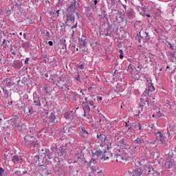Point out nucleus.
<instances>
[{
	"label": "nucleus",
	"instance_id": "28",
	"mask_svg": "<svg viewBox=\"0 0 176 176\" xmlns=\"http://www.w3.org/2000/svg\"><path fill=\"white\" fill-rule=\"evenodd\" d=\"M21 67H23V62L19 60L14 63V67L16 68V69H20Z\"/></svg>",
	"mask_w": 176,
	"mask_h": 176
},
{
	"label": "nucleus",
	"instance_id": "47",
	"mask_svg": "<svg viewBox=\"0 0 176 176\" xmlns=\"http://www.w3.org/2000/svg\"><path fill=\"white\" fill-rule=\"evenodd\" d=\"M97 3H98V1L94 0V2L90 3V5H91V6H96V5H97Z\"/></svg>",
	"mask_w": 176,
	"mask_h": 176
},
{
	"label": "nucleus",
	"instance_id": "36",
	"mask_svg": "<svg viewBox=\"0 0 176 176\" xmlns=\"http://www.w3.org/2000/svg\"><path fill=\"white\" fill-rule=\"evenodd\" d=\"M127 71L129 74H133V65L131 63L129 65Z\"/></svg>",
	"mask_w": 176,
	"mask_h": 176
},
{
	"label": "nucleus",
	"instance_id": "9",
	"mask_svg": "<svg viewBox=\"0 0 176 176\" xmlns=\"http://www.w3.org/2000/svg\"><path fill=\"white\" fill-rule=\"evenodd\" d=\"M76 10V0H74V2L71 3L70 6H68L67 8V13H75Z\"/></svg>",
	"mask_w": 176,
	"mask_h": 176
},
{
	"label": "nucleus",
	"instance_id": "15",
	"mask_svg": "<svg viewBox=\"0 0 176 176\" xmlns=\"http://www.w3.org/2000/svg\"><path fill=\"white\" fill-rule=\"evenodd\" d=\"M63 116L67 120H69V122L74 120V113L72 111H66L63 114Z\"/></svg>",
	"mask_w": 176,
	"mask_h": 176
},
{
	"label": "nucleus",
	"instance_id": "62",
	"mask_svg": "<svg viewBox=\"0 0 176 176\" xmlns=\"http://www.w3.org/2000/svg\"><path fill=\"white\" fill-rule=\"evenodd\" d=\"M34 159L36 160V162H38L39 160V155H35Z\"/></svg>",
	"mask_w": 176,
	"mask_h": 176
},
{
	"label": "nucleus",
	"instance_id": "16",
	"mask_svg": "<svg viewBox=\"0 0 176 176\" xmlns=\"http://www.w3.org/2000/svg\"><path fill=\"white\" fill-rule=\"evenodd\" d=\"M116 155L121 156H129V154L124 151V148L120 147L116 148Z\"/></svg>",
	"mask_w": 176,
	"mask_h": 176
},
{
	"label": "nucleus",
	"instance_id": "3",
	"mask_svg": "<svg viewBox=\"0 0 176 176\" xmlns=\"http://www.w3.org/2000/svg\"><path fill=\"white\" fill-rule=\"evenodd\" d=\"M92 158L91 160L87 163V166H89V167H91L92 171H96L97 168L93 164H96L97 159L100 157L103 153V152L101 150H97L96 152L92 151Z\"/></svg>",
	"mask_w": 176,
	"mask_h": 176
},
{
	"label": "nucleus",
	"instance_id": "18",
	"mask_svg": "<svg viewBox=\"0 0 176 176\" xmlns=\"http://www.w3.org/2000/svg\"><path fill=\"white\" fill-rule=\"evenodd\" d=\"M133 142L135 145H138L140 146L143 144H145V140H144L142 137H138L133 141Z\"/></svg>",
	"mask_w": 176,
	"mask_h": 176
},
{
	"label": "nucleus",
	"instance_id": "63",
	"mask_svg": "<svg viewBox=\"0 0 176 176\" xmlns=\"http://www.w3.org/2000/svg\"><path fill=\"white\" fill-rule=\"evenodd\" d=\"M97 100H98V101H102V97H101V96H98Z\"/></svg>",
	"mask_w": 176,
	"mask_h": 176
},
{
	"label": "nucleus",
	"instance_id": "25",
	"mask_svg": "<svg viewBox=\"0 0 176 176\" xmlns=\"http://www.w3.org/2000/svg\"><path fill=\"white\" fill-rule=\"evenodd\" d=\"M175 8H176L175 4H173V3L168 4V10H170V13H173V12H175Z\"/></svg>",
	"mask_w": 176,
	"mask_h": 176
},
{
	"label": "nucleus",
	"instance_id": "2",
	"mask_svg": "<svg viewBox=\"0 0 176 176\" xmlns=\"http://www.w3.org/2000/svg\"><path fill=\"white\" fill-rule=\"evenodd\" d=\"M155 104V95L152 92L145 93V91L142 95L140 98V107H144L146 105L147 107H153Z\"/></svg>",
	"mask_w": 176,
	"mask_h": 176
},
{
	"label": "nucleus",
	"instance_id": "37",
	"mask_svg": "<svg viewBox=\"0 0 176 176\" xmlns=\"http://www.w3.org/2000/svg\"><path fill=\"white\" fill-rule=\"evenodd\" d=\"M64 152H65V148H64L63 147H60V148L59 149L58 155L60 156H63L64 155Z\"/></svg>",
	"mask_w": 176,
	"mask_h": 176
},
{
	"label": "nucleus",
	"instance_id": "4",
	"mask_svg": "<svg viewBox=\"0 0 176 176\" xmlns=\"http://www.w3.org/2000/svg\"><path fill=\"white\" fill-rule=\"evenodd\" d=\"M109 138H108V135L102 133H98L96 135V142L99 144V146L101 148L107 147V141H108Z\"/></svg>",
	"mask_w": 176,
	"mask_h": 176
},
{
	"label": "nucleus",
	"instance_id": "11",
	"mask_svg": "<svg viewBox=\"0 0 176 176\" xmlns=\"http://www.w3.org/2000/svg\"><path fill=\"white\" fill-rule=\"evenodd\" d=\"M19 116H13L12 118L8 121L9 124L12 126V127H17V122H19Z\"/></svg>",
	"mask_w": 176,
	"mask_h": 176
},
{
	"label": "nucleus",
	"instance_id": "27",
	"mask_svg": "<svg viewBox=\"0 0 176 176\" xmlns=\"http://www.w3.org/2000/svg\"><path fill=\"white\" fill-rule=\"evenodd\" d=\"M22 47H23V49H25V52H27V50H29L30 49V42L28 41H25V43H23Z\"/></svg>",
	"mask_w": 176,
	"mask_h": 176
},
{
	"label": "nucleus",
	"instance_id": "49",
	"mask_svg": "<svg viewBox=\"0 0 176 176\" xmlns=\"http://www.w3.org/2000/svg\"><path fill=\"white\" fill-rule=\"evenodd\" d=\"M45 36H46L47 39H50V32H49V31H47V30H46Z\"/></svg>",
	"mask_w": 176,
	"mask_h": 176
},
{
	"label": "nucleus",
	"instance_id": "8",
	"mask_svg": "<svg viewBox=\"0 0 176 176\" xmlns=\"http://www.w3.org/2000/svg\"><path fill=\"white\" fill-rule=\"evenodd\" d=\"M66 17L67 19L65 23H63V25H65V27L68 26V24H67V21H71V23H75V15H74L73 13L67 12Z\"/></svg>",
	"mask_w": 176,
	"mask_h": 176
},
{
	"label": "nucleus",
	"instance_id": "22",
	"mask_svg": "<svg viewBox=\"0 0 176 176\" xmlns=\"http://www.w3.org/2000/svg\"><path fill=\"white\" fill-rule=\"evenodd\" d=\"M33 102L34 105H36V107H38V108L42 106V104L41 103V99H39L38 96H34Z\"/></svg>",
	"mask_w": 176,
	"mask_h": 176
},
{
	"label": "nucleus",
	"instance_id": "48",
	"mask_svg": "<svg viewBox=\"0 0 176 176\" xmlns=\"http://www.w3.org/2000/svg\"><path fill=\"white\" fill-rule=\"evenodd\" d=\"M14 174L15 176H21V171L16 170V171L14 172Z\"/></svg>",
	"mask_w": 176,
	"mask_h": 176
},
{
	"label": "nucleus",
	"instance_id": "53",
	"mask_svg": "<svg viewBox=\"0 0 176 176\" xmlns=\"http://www.w3.org/2000/svg\"><path fill=\"white\" fill-rule=\"evenodd\" d=\"M75 80L78 82H80V75L78 74V76L75 77Z\"/></svg>",
	"mask_w": 176,
	"mask_h": 176
},
{
	"label": "nucleus",
	"instance_id": "45",
	"mask_svg": "<svg viewBox=\"0 0 176 176\" xmlns=\"http://www.w3.org/2000/svg\"><path fill=\"white\" fill-rule=\"evenodd\" d=\"M67 171H69V173H74V166H68Z\"/></svg>",
	"mask_w": 176,
	"mask_h": 176
},
{
	"label": "nucleus",
	"instance_id": "43",
	"mask_svg": "<svg viewBox=\"0 0 176 176\" xmlns=\"http://www.w3.org/2000/svg\"><path fill=\"white\" fill-rule=\"evenodd\" d=\"M51 150L52 151V152H57V151H58V148H57V146L52 145L51 146Z\"/></svg>",
	"mask_w": 176,
	"mask_h": 176
},
{
	"label": "nucleus",
	"instance_id": "50",
	"mask_svg": "<svg viewBox=\"0 0 176 176\" xmlns=\"http://www.w3.org/2000/svg\"><path fill=\"white\" fill-rule=\"evenodd\" d=\"M96 176H104V173H102V170L98 172Z\"/></svg>",
	"mask_w": 176,
	"mask_h": 176
},
{
	"label": "nucleus",
	"instance_id": "51",
	"mask_svg": "<svg viewBox=\"0 0 176 176\" xmlns=\"http://www.w3.org/2000/svg\"><path fill=\"white\" fill-rule=\"evenodd\" d=\"M170 61L171 63H175V61H176V58H175V56H173L170 58Z\"/></svg>",
	"mask_w": 176,
	"mask_h": 176
},
{
	"label": "nucleus",
	"instance_id": "57",
	"mask_svg": "<svg viewBox=\"0 0 176 176\" xmlns=\"http://www.w3.org/2000/svg\"><path fill=\"white\" fill-rule=\"evenodd\" d=\"M3 91L4 94H7V96L9 94V90L3 89Z\"/></svg>",
	"mask_w": 176,
	"mask_h": 176
},
{
	"label": "nucleus",
	"instance_id": "59",
	"mask_svg": "<svg viewBox=\"0 0 176 176\" xmlns=\"http://www.w3.org/2000/svg\"><path fill=\"white\" fill-rule=\"evenodd\" d=\"M33 112H34V109L32 108L29 109V115H32Z\"/></svg>",
	"mask_w": 176,
	"mask_h": 176
},
{
	"label": "nucleus",
	"instance_id": "30",
	"mask_svg": "<svg viewBox=\"0 0 176 176\" xmlns=\"http://www.w3.org/2000/svg\"><path fill=\"white\" fill-rule=\"evenodd\" d=\"M158 141H160L162 144V145H166V136H164L162 133V135H161L160 140Z\"/></svg>",
	"mask_w": 176,
	"mask_h": 176
},
{
	"label": "nucleus",
	"instance_id": "42",
	"mask_svg": "<svg viewBox=\"0 0 176 176\" xmlns=\"http://www.w3.org/2000/svg\"><path fill=\"white\" fill-rule=\"evenodd\" d=\"M8 43H9V41H6V39H3V45H3V49H6L7 47H8Z\"/></svg>",
	"mask_w": 176,
	"mask_h": 176
},
{
	"label": "nucleus",
	"instance_id": "33",
	"mask_svg": "<svg viewBox=\"0 0 176 176\" xmlns=\"http://www.w3.org/2000/svg\"><path fill=\"white\" fill-rule=\"evenodd\" d=\"M145 40L146 42H148L149 41H151V36H149V32H145Z\"/></svg>",
	"mask_w": 176,
	"mask_h": 176
},
{
	"label": "nucleus",
	"instance_id": "6",
	"mask_svg": "<svg viewBox=\"0 0 176 176\" xmlns=\"http://www.w3.org/2000/svg\"><path fill=\"white\" fill-rule=\"evenodd\" d=\"M175 166V161L174 160V157L170 154L168 155L164 163V168L170 169L173 168V166Z\"/></svg>",
	"mask_w": 176,
	"mask_h": 176
},
{
	"label": "nucleus",
	"instance_id": "13",
	"mask_svg": "<svg viewBox=\"0 0 176 176\" xmlns=\"http://www.w3.org/2000/svg\"><path fill=\"white\" fill-rule=\"evenodd\" d=\"M98 122L99 123L101 129H102V127H105L106 123L109 124V120H107L104 116H102L98 118Z\"/></svg>",
	"mask_w": 176,
	"mask_h": 176
},
{
	"label": "nucleus",
	"instance_id": "21",
	"mask_svg": "<svg viewBox=\"0 0 176 176\" xmlns=\"http://www.w3.org/2000/svg\"><path fill=\"white\" fill-rule=\"evenodd\" d=\"M109 156H112V154L109 151H104L102 154L101 160H103V162H105V160H108V159H109Z\"/></svg>",
	"mask_w": 176,
	"mask_h": 176
},
{
	"label": "nucleus",
	"instance_id": "7",
	"mask_svg": "<svg viewBox=\"0 0 176 176\" xmlns=\"http://www.w3.org/2000/svg\"><path fill=\"white\" fill-rule=\"evenodd\" d=\"M24 140L30 146H36L38 145V140L34 136H28V138H24Z\"/></svg>",
	"mask_w": 176,
	"mask_h": 176
},
{
	"label": "nucleus",
	"instance_id": "38",
	"mask_svg": "<svg viewBox=\"0 0 176 176\" xmlns=\"http://www.w3.org/2000/svg\"><path fill=\"white\" fill-rule=\"evenodd\" d=\"M60 160H58L56 164L55 165V170L60 171Z\"/></svg>",
	"mask_w": 176,
	"mask_h": 176
},
{
	"label": "nucleus",
	"instance_id": "61",
	"mask_svg": "<svg viewBox=\"0 0 176 176\" xmlns=\"http://www.w3.org/2000/svg\"><path fill=\"white\" fill-rule=\"evenodd\" d=\"M78 68H79L80 69H83V68H85V65H80Z\"/></svg>",
	"mask_w": 176,
	"mask_h": 176
},
{
	"label": "nucleus",
	"instance_id": "55",
	"mask_svg": "<svg viewBox=\"0 0 176 176\" xmlns=\"http://www.w3.org/2000/svg\"><path fill=\"white\" fill-rule=\"evenodd\" d=\"M74 28H78V22H76V23L71 28V30H74Z\"/></svg>",
	"mask_w": 176,
	"mask_h": 176
},
{
	"label": "nucleus",
	"instance_id": "40",
	"mask_svg": "<svg viewBox=\"0 0 176 176\" xmlns=\"http://www.w3.org/2000/svg\"><path fill=\"white\" fill-rule=\"evenodd\" d=\"M0 176H6V171L3 168H0Z\"/></svg>",
	"mask_w": 176,
	"mask_h": 176
},
{
	"label": "nucleus",
	"instance_id": "35",
	"mask_svg": "<svg viewBox=\"0 0 176 176\" xmlns=\"http://www.w3.org/2000/svg\"><path fill=\"white\" fill-rule=\"evenodd\" d=\"M168 47H169L170 49H171V50H173V52L176 49V46H174V44H171L170 43L168 42Z\"/></svg>",
	"mask_w": 176,
	"mask_h": 176
},
{
	"label": "nucleus",
	"instance_id": "39",
	"mask_svg": "<svg viewBox=\"0 0 176 176\" xmlns=\"http://www.w3.org/2000/svg\"><path fill=\"white\" fill-rule=\"evenodd\" d=\"M80 163H81V164H86V159H85V157H80V159L78 160Z\"/></svg>",
	"mask_w": 176,
	"mask_h": 176
},
{
	"label": "nucleus",
	"instance_id": "64",
	"mask_svg": "<svg viewBox=\"0 0 176 176\" xmlns=\"http://www.w3.org/2000/svg\"><path fill=\"white\" fill-rule=\"evenodd\" d=\"M76 16H77L78 19H80L82 17V15H80V14H79V12H76Z\"/></svg>",
	"mask_w": 176,
	"mask_h": 176
},
{
	"label": "nucleus",
	"instance_id": "60",
	"mask_svg": "<svg viewBox=\"0 0 176 176\" xmlns=\"http://www.w3.org/2000/svg\"><path fill=\"white\" fill-rule=\"evenodd\" d=\"M47 175H52V170H47Z\"/></svg>",
	"mask_w": 176,
	"mask_h": 176
},
{
	"label": "nucleus",
	"instance_id": "17",
	"mask_svg": "<svg viewBox=\"0 0 176 176\" xmlns=\"http://www.w3.org/2000/svg\"><path fill=\"white\" fill-rule=\"evenodd\" d=\"M116 162H122V160H130L131 159V156H127V155H117V157Z\"/></svg>",
	"mask_w": 176,
	"mask_h": 176
},
{
	"label": "nucleus",
	"instance_id": "19",
	"mask_svg": "<svg viewBox=\"0 0 176 176\" xmlns=\"http://www.w3.org/2000/svg\"><path fill=\"white\" fill-rule=\"evenodd\" d=\"M47 119H49L50 122L52 123H56V112L52 111L47 116Z\"/></svg>",
	"mask_w": 176,
	"mask_h": 176
},
{
	"label": "nucleus",
	"instance_id": "34",
	"mask_svg": "<svg viewBox=\"0 0 176 176\" xmlns=\"http://www.w3.org/2000/svg\"><path fill=\"white\" fill-rule=\"evenodd\" d=\"M65 39L62 40V49L63 50H67V44H65Z\"/></svg>",
	"mask_w": 176,
	"mask_h": 176
},
{
	"label": "nucleus",
	"instance_id": "26",
	"mask_svg": "<svg viewBox=\"0 0 176 176\" xmlns=\"http://www.w3.org/2000/svg\"><path fill=\"white\" fill-rule=\"evenodd\" d=\"M126 15L128 17H133V16H134V10L132 8L128 9L126 11Z\"/></svg>",
	"mask_w": 176,
	"mask_h": 176
},
{
	"label": "nucleus",
	"instance_id": "41",
	"mask_svg": "<svg viewBox=\"0 0 176 176\" xmlns=\"http://www.w3.org/2000/svg\"><path fill=\"white\" fill-rule=\"evenodd\" d=\"M109 151V149L112 148V142H109V143H106V147Z\"/></svg>",
	"mask_w": 176,
	"mask_h": 176
},
{
	"label": "nucleus",
	"instance_id": "32",
	"mask_svg": "<svg viewBox=\"0 0 176 176\" xmlns=\"http://www.w3.org/2000/svg\"><path fill=\"white\" fill-rule=\"evenodd\" d=\"M81 133L83 134V135H89V132L87 130H86V129H85V127L81 128Z\"/></svg>",
	"mask_w": 176,
	"mask_h": 176
},
{
	"label": "nucleus",
	"instance_id": "52",
	"mask_svg": "<svg viewBox=\"0 0 176 176\" xmlns=\"http://www.w3.org/2000/svg\"><path fill=\"white\" fill-rule=\"evenodd\" d=\"M16 127L21 129V127H23V122H19L18 124H16Z\"/></svg>",
	"mask_w": 176,
	"mask_h": 176
},
{
	"label": "nucleus",
	"instance_id": "29",
	"mask_svg": "<svg viewBox=\"0 0 176 176\" xmlns=\"http://www.w3.org/2000/svg\"><path fill=\"white\" fill-rule=\"evenodd\" d=\"M47 159L52 160V159H58L57 158L56 156H54L53 155V152H49L47 155H46Z\"/></svg>",
	"mask_w": 176,
	"mask_h": 176
},
{
	"label": "nucleus",
	"instance_id": "54",
	"mask_svg": "<svg viewBox=\"0 0 176 176\" xmlns=\"http://www.w3.org/2000/svg\"><path fill=\"white\" fill-rule=\"evenodd\" d=\"M29 61H30V58H26L25 60V65H28V64H30Z\"/></svg>",
	"mask_w": 176,
	"mask_h": 176
},
{
	"label": "nucleus",
	"instance_id": "31",
	"mask_svg": "<svg viewBox=\"0 0 176 176\" xmlns=\"http://www.w3.org/2000/svg\"><path fill=\"white\" fill-rule=\"evenodd\" d=\"M163 135V133H162V132L158 131L155 133V137H156V140L157 141H159L160 140V138Z\"/></svg>",
	"mask_w": 176,
	"mask_h": 176
},
{
	"label": "nucleus",
	"instance_id": "23",
	"mask_svg": "<svg viewBox=\"0 0 176 176\" xmlns=\"http://www.w3.org/2000/svg\"><path fill=\"white\" fill-rule=\"evenodd\" d=\"M144 91L145 93L155 91V86H153V84L152 83L148 84V87Z\"/></svg>",
	"mask_w": 176,
	"mask_h": 176
},
{
	"label": "nucleus",
	"instance_id": "24",
	"mask_svg": "<svg viewBox=\"0 0 176 176\" xmlns=\"http://www.w3.org/2000/svg\"><path fill=\"white\" fill-rule=\"evenodd\" d=\"M132 127H133L134 130H135L136 131H138L141 130V128H142L141 123L133 122Z\"/></svg>",
	"mask_w": 176,
	"mask_h": 176
},
{
	"label": "nucleus",
	"instance_id": "12",
	"mask_svg": "<svg viewBox=\"0 0 176 176\" xmlns=\"http://www.w3.org/2000/svg\"><path fill=\"white\" fill-rule=\"evenodd\" d=\"M79 47H86L87 45V37L85 36H82L81 38H78Z\"/></svg>",
	"mask_w": 176,
	"mask_h": 176
},
{
	"label": "nucleus",
	"instance_id": "46",
	"mask_svg": "<svg viewBox=\"0 0 176 176\" xmlns=\"http://www.w3.org/2000/svg\"><path fill=\"white\" fill-rule=\"evenodd\" d=\"M143 38H144V37L142 36L140 34V36L138 35V38H136L138 43H141V40Z\"/></svg>",
	"mask_w": 176,
	"mask_h": 176
},
{
	"label": "nucleus",
	"instance_id": "14",
	"mask_svg": "<svg viewBox=\"0 0 176 176\" xmlns=\"http://www.w3.org/2000/svg\"><path fill=\"white\" fill-rule=\"evenodd\" d=\"M12 162H13L15 164H23V157L18 156V155H14L12 159Z\"/></svg>",
	"mask_w": 176,
	"mask_h": 176
},
{
	"label": "nucleus",
	"instance_id": "10",
	"mask_svg": "<svg viewBox=\"0 0 176 176\" xmlns=\"http://www.w3.org/2000/svg\"><path fill=\"white\" fill-rule=\"evenodd\" d=\"M129 173H131L133 176H140L142 175V169L141 167L137 166L133 170H129Z\"/></svg>",
	"mask_w": 176,
	"mask_h": 176
},
{
	"label": "nucleus",
	"instance_id": "44",
	"mask_svg": "<svg viewBox=\"0 0 176 176\" xmlns=\"http://www.w3.org/2000/svg\"><path fill=\"white\" fill-rule=\"evenodd\" d=\"M111 157V162H116V157L117 155L116 154H112V156H110Z\"/></svg>",
	"mask_w": 176,
	"mask_h": 176
},
{
	"label": "nucleus",
	"instance_id": "1",
	"mask_svg": "<svg viewBox=\"0 0 176 176\" xmlns=\"http://www.w3.org/2000/svg\"><path fill=\"white\" fill-rule=\"evenodd\" d=\"M155 104V95L152 92L145 93V91L142 95L140 98V107H144L146 105L147 107H153Z\"/></svg>",
	"mask_w": 176,
	"mask_h": 176
},
{
	"label": "nucleus",
	"instance_id": "56",
	"mask_svg": "<svg viewBox=\"0 0 176 176\" xmlns=\"http://www.w3.org/2000/svg\"><path fill=\"white\" fill-rule=\"evenodd\" d=\"M2 58H3V56L0 54V67H2Z\"/></svg>",
	"mask_w": 176,
	"mask_h": 176
},
{
	"label": "nucleus",
	"instance_id": "20",
	"mask_svg": "<svg viewBox=\"0 0 176 176\" xmlns=\"http://www.w3.org/2000/svg\"><path fill=\"white\" fill-rule=\"evenodd\" d=\"M74 155L76 157H77V160H79V159H80V157H82L84 155L83 151H82L80 148H76Z\"/></svg>",
	"mask_w": 176,
	"mask_h": 176
},
{
	"label": "nucleus",
	"instance_id": "5",
	"mask_svg": "<svg viewBox=\"0 0 176 176\" xmlns=\"http://www.w3.org/2000/svg\"><path fill=\"white\" fill-rule=\"evenodd\" d=\"M85 101L82 102V104H85L84 109H87L88 112H90V107L93 108V109H95V108H97V103L94 102L96 101V98H94V100H89L87 98H85Z\"/></svg>",
	"mask_w": 176,
	"mask_h": 176
},
{
	"label": "nucleus",
	"instance_id": "58",
	"mask_svg": "<svg viewBox=\"0 0 176 176\" xmlns=\"http://www.w3.org/2000/svg\"><path fill=\"white\" fill-rule=\"evenodd\" d=\"M137 68H138L137 71H141V69H142V65H138Z\"/></svg>",
	"mask_w": 176,
	"mask_h": 176
}]
</instances>
